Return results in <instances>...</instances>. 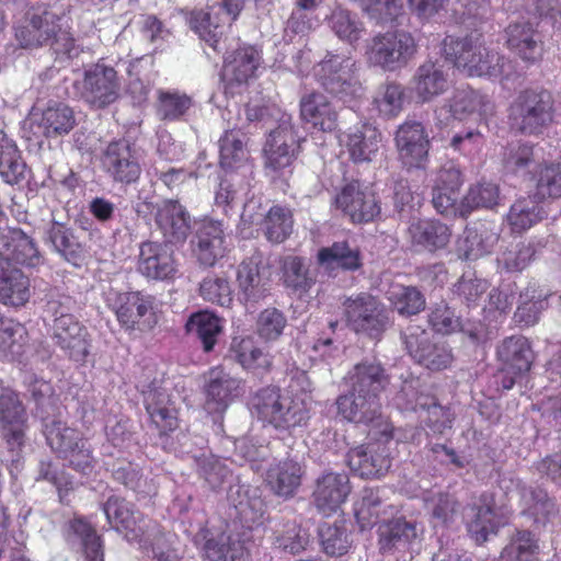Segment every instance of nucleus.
<instances>
[{"mask_svg":"<svg viewBox=\"0 0 561 561\" xmlns=\"http://www.w3.org/2000/svg\"><path fill=\"white\" fill-rule=\"evenodd\" d=\"M385 369L376 363L363 362L347 375L350 391L339 397V413L347 421L369 426L368 435L388 440L392 425L381 413L380 393L388 385Z\"/></svg>","mask_w":561,"mask_h":561,"instance_id":"f257e3e1","label":"nucleus"},{"mask_svg":"<svg viewBox=\"0 0 561 561\" xmlns=\"http://www.w3.org/2000/svg\"><path fill=\"white\" fill-rule=\"evenodd\" d=\"M444 51L454 65L469 77L510 78L511 64L481 36L445 39Z\"/></svg>","mask_w":561,"mask_h":561,"instance_id":"f03ea898","label":"nucleus"},{"mask_svg":"<svg viewBox=\"0 0 561 561\" xmlns=\"http://www.w3.org/2000/svg\"><path fill=\"white\" fill-rule=\"evenodd\" d=\"M252 408L259 417L278 431L291 432L306 426L310 408L301 396L282 393L277 388H264L252 400Z\"/></svg>","mask_w":561,"mask_h":561,"instance_id":"7ed1b4c3","label":"nucleus"},{"mask_svg":"<svg viewBox=\"0 0 561 561\" xmlns=\"http://www.w3.org/2000/svg\"><path fill=\"white\" fill-rule=\"evenodd\" d=\"M416 53V43L404 30L375 35L367 45V60L383 70L394 71L408 65Z\"/></svg>","mask_w":561,"mask_h":561,"instance_id":"20e7f679","label":"nucleus"},{"mask_svg":"<svg viewBox=\"0 0 561 561\" xmlns=\"http://www.w3.org/2000/svg\"><path fill=\"white\" fill-rule=\"evenodd\" d=\"M316 76L323 88L343 102L363 94L356 62L344 55H329L316 68Z\"/></svg>","mask_w":561,"mask_h":561,"instance_id":"39448f33","label":"nucleus"},{"mask_svg":"<svg viewBox=\"0 0 561 561\" xmlns=\"http://www.w3.org/2000/svg\"><path fill=\"white\" fill-rule=\"evenodd\" d=\"M73 306L75 301L69 296L50 299L47 304L48 312L54 317V337L73 360L80 362L89 351L85 330L70 313Z\"/></svg>","mask_w":561,"mask_h":561,"instance_id":"423d86ee","label":"nucleus"},{"mask_svg":"<svg viewBox=\"0 0 561 561\" xmlns=\"http://www.w3.org/2000/svg\"><path fill=\"white\" fill-rule=\"evenodd\" d=\"M514 127L525 134H537L552 119V96L546 90H527L511 106Z\"/></svg>","mask_w":561,"mask_h":561,"instance_id":"0eeeda50","label":"nucleus"},{"mask_svg":"<svg viewBox=\"0 0 561 561\" xmlns=\"http://www.w3.org/2000/svg\"><path fill=\"white\" fill-rule=\"evenodd\" d=\"M27 430V413L19 396L4 391L0 396V439L11 454L12 461H15L26 444Z\"/></svg>","mask_w":561,"mask_h":561,"instance_id":"6e6552de","label":"nucleus"},{"mask_svg":"<svg viewBox=\"0 0 561 561\" xmlns=\"http://www.w3.org/2000/svg\"><path fill=\"white\" fill-rule=\"evenodd\" d=\"M299 142L300 136L291 116L283 115L277 128L270 133L263 149L265 169L272 176L283 173L291 165L297 157Z\"/></svg>","mask_w":561,"mask_h":561,"instance_id":"1a4fd4ad","label":"nucleus"},{"mask_svg":"<svg viewBox=\"0 0 561 561\" xmlns=\"http://www.w3.org/2000/svg\"><path fill=\"white\" fill-rule=\"evenodd\" d=\"M343 307L347 324L357 333L378 337L388 325L385 306L370 294L351 296L344 301Z\"/></svg>","mask_w":561,"mask_h":561,"instance_id":"9d476101","label":"nucleus"},{"mask_svg":"<svg viewBox=\"0 0 561 561\" xmlns=\"http://www.w3.org/2000/svg\"><path fill=\"white\" fill-rule=\"evenodd\" d=\"M75 125L73 111L66 104L55 103L28 115L23 125V136L41 146L44 139L67 135Z\"/></svg>","mask_w":561,"mask_h":561,"instance_id":"9b49d317","label":"nucleus"},{"mask_svg":"<svg viewBox=\"0 0 561 561\" xmlns=\"http://www.w3.org/2000/svg\"><path fill=\"white\" fill-rule=\"evenodd\" d=\"M75 88L80 98L95 108L112 104L119 94L116 71L102 64L85 69L83 78L76 81Z\"/></svg>","mask_w":561,"mask_h":561,"instance_id":"f8f14e48","label":"nucleus"},{"mask_svg":"<svg viewBox=\"0 0 561 561\" xmlns=\"http://www.w3.org/2000/svg\"><path fill=\"white\" fill-rule=\"evenodd\" d=\"M493 113L494 104L489 95L472 89H460L454 93L447 105L435 111V116L440 126H446L451 117L480 122L488 119Z\"/></svg>","mask_w":561,"mask_h":561,"instance_id":"ddd939ff","label":"nucleus"},{"mask_svg":"<svg viewBox=\"0 0 561 561\" xmlns=\"http://www.w3.org/2000/svg\"><path fill=\"white\" fill-rule=\"evenodd\" d=\"M104 513L108 523L130 542H136L139 547H146L151 537H156V523L144 518L139 514L136 516L131 505L119 497H110L104 504Z\"/></svg>","mask_w":561,"mask_h":561,"instance_id":"4468645a","label":"nucleus"},{"mask_svg":"<svg viewBox=\"0 0 561 561\" xmlns=\"http://www.w3.org/2000/svg\"><path fill=\"white\" fill-rule=\"evenodd\" d=\"M244 0H221L219 7L196 11L192 14L191 25L201 39L215 50L220 49V39L226 25H230L243 9Z\"/></svg>","mask_w":561,"mask_h":561,"instance_id":"2eb2a0df","label":"nucleus"},{"mask_svg":"<svg viewBox=\"0 0 561 561\" xmlns=\"http://www.w3.org/2000/svg\"><path fill=\"white\" fill-rule=\"evenodd\" d=\"M101 167L113 182L135 183L141 174V157L127 140L110 142L101 156Z\"/></svg>","mask_w":561,"mask_h":561,"instance_id":"dca6fc26","label":"nucleus"},{"mask_svg":"<svg viewBox=\"0 0 561 561\" xmlns=\"http://www.w3.org/2000/svg\"><path fill=\"white\" fill-rule=\"evenodd\" d=\"M468 533L479 545L485 542L491 535H496L500 527L506 524V513L496 507L491 493H482L473 497L466 511Z\"/></svg>","mask_w":561,"mask_h":561,"instance_id":"f3484780","label":"nucleus"},{"mask_svg":"<svg viewBox=\"0 0 561 561\" xmlns=\"http://www.w3.org/2000/svg\"><path fill=\"white\" fill-rule=\"evenodd\" d=\"M33 28L37 30L36 38L27 41V44H50L57 55L67 58L78 56L79 48L70 33L64 28L62 18L51 10H36L31 14Z\"/></svg>","mask_w":561,"mask_h":561,"instance_id":"a211bd4d","label":"nucleus"},{"mask_svg":"<svg viewBox=\"0 0 561 561\" xmlns=\"http://www.w3.org/2000/svg\"><path fill=\"white\" fill-rule=\"evenodd\" d=\"M261 210L260 202L254 198L244 204L241 214L242 231L245 226L263 224L264 233L271 242L285 241L293 230L291 211L282 206H273L266 214Z\"/></svg>","mask_w":561,"mask_h":561,"instance_id":"6ab92c4d","label":"nucleus"},{"mask_svg":"<svg viewBox=\"0 0 561 561\" xmlns=\"http://www.w3.org/2000/svg\"><path fill=\"white\" fill-rule=\"evenodd\" d=\"M497 357L502 364L497 378L504 389H512L516 379L527 373L534 360L528 340L516 335L505 339L497 347Z\"/></svg>","mask_w":561,"mask_h":561,"instance_id":"aec40b11","label":"nucleus"},{"mask_svg":"<svg viewBox=\"0 0 561 561\" xmlns=\"http://www.w3.org/2000/svg\"><path fill=\"white\" fill-rule=\"evenodd\" d=\"M404 345L411 357L430 370H440L449 366L453 355L445 344L431 341V334L420 328L410 327L404 333Z\"/></svg>","mask_w":561,"mask_h":561,"instance_id":"412c9836","label":"nucleus"},{"mask_svg":"<svg viewBox=\"0 0 561 561\" xmlns=\"http://www.w3.org/2000/svg\"><path fill=\"white\" fill-rule=\"evenodd\" d=\"M242 381L222 366L210 368L205 376V408L210 413L224 412L241 393Z\"/></svg>","mask_w":561,"mask_h":561,"instance_id":"4be33fe9","label":"nucleus"},{"mask_svg":"<svg viewBox=\"0 0 561 561\" xmlns=\"http://www.w3.org/2000/svg\"><path fill=\"white\" fill-rule=\"evenodd\" d=\"M399 159L407 168H424L428 159L430 140L424 126L417 122H404L396 133Z\"/></svg>","mask_w":561,"mask_h":561,"instance_id":"5701e85b","label":"nucleus"},{"mask_svg":"<svg viewBox=\"0 0 561 561\" xmlns=\"http://www.w3.org/2000/svg\"><path fill=\"white\" fill-rule=\"evenodd\" d=\"M105 299L118 322L126 329L139 327L145 322L144 318L153 309V297L139 291L121 293L110 289Z\"/></svg>","mask_w":561,"mask_h":561,"instance_id":"b1692460","label":"nucleus"},{"mask_svg":"<svg viewBox=\"0 0 561 561\" xmlns=\"http://www.w3.org/2000/svg\"><path fill=\"white\" fill-rule=\"evenodd\" d=\"M334 203L336 208L357 224L368 222L380 213L375 194L357 182L345 185L336 195Z\"/></svg>","mask_w":561,"mask_h":561,"instance_id":"393cba45","label":"nucleus"},{"mask_svg":"<svg viewBox=\"0 0 561 561\" xmlns=\"http://www.w3.org/2000/svg\"><path fill=\"white\" fill-rule=\"evenodd\" d=\"M228 250L226 234L220 221L205 219L199 224L192 240V251L205 266H214Z\"/></svg>","mask_w":561,"mask_h":561,"instance_id":"a878e982","label":"nucleus"},{"mask_svg":"<svg viewBox=\"0 0 561 561\" xmlns=\"http://www.w3.org/2000/svg\"><path fill=\"white\" fill-rule=\"evenodd\" d=\"M351 490L347 474L325 472L316 480L312 493L313 504L321 514L329 516L346 502Z\"/></svg>","mask_w":561,"mask_h":561,"instance_id":"bb28decb","label":"nucleus"},{"mask_svg":"<svg viewBox=\"0 0 561 561\" xmlns=\"http://www.w3.org/2000/svg\"><path fill=\"white\" fill-rule=\"evenodd\" d=\"M138 268L142 275L151 279H169L176 274L173 252L165 243L154 241L141 243Z\"/></svg>","mask_w":561,"mask_h":561,"instance_id":"cd10ccee","label":"nucleus"},{"mask_svg":"<svg viewBox=\"0 0 561 561\" xmlns=\"http://www.w3.org/2000/svg\"><path fill=\"white\" fill-rule=\"evenodd\" d=\"M156 222L165 242L182 244L191 232V217L176 201L162 202L156 214Z\"/></svg>","mask_w":561,"mask_h":561,"instance_id":"c85d7f7f","label":"nucleus"},{"mask_svg":"<svg viewBox=\"0 0 561 561\" xmlns=\"http://www.w3.org/2000/svg\"><path fill=\"white\" fill-rule=\"evenodd\" d=\"M347 465L362 478H378L388 471L391 460L385 446L371 443L351 449Z\"/></svg>","mask_w":561,"mask_h":561,"instance_id":"c756f323","label":"nucleus"},{"mask_svg":"<svg viewBox=\"0 0 561 561\" xmlns=\"http://www.w3.org/2000/svg\"><path fill=\"white\" fill-rule=\"evenodd\" d=\"M340 142L354 162H370L381 148V133L369 124H362L344 133Z\"/></svg>","mask_w":561,"mask_h":561,"instance_id":"7c9ffc66","label":"nucleus"},{"mask_svg":"<svg viewBox=\"0 0 561 561\" xmlns=\"http://www.w3.org/2000/svg\"><path fill=\"white\" fill-rule=\"evenodd\" d=\"M146 410L152 423L162 432L173 431L178 426L176 402L167 386L154 383L142 390Z\"/></svg>","mask_w":561,"mask_h":561,"instance_id":"2f4dec72","label":"nucleus"},{"mask_svg":"<svg viewBox=\"0 0 561 561\" xmlns=\"http://www.w3.org/2000/svg\"><path fill=\"white\" fill-rule=\"evenodd\" d=\"M65 538L71 549L82 554L84 561H104L101 537L87 520L71 519L65 529Z\"/></svg>","mask_w":561,"mask_h":561,"instance_id":"473e14b6","label":"nucleus"},{"mask_svg":"<svg viewBox=\"0 0 561 561\" xmlns=\"http://www.w3.org/2000/svg\"><path fill=\"white\" fill-rule=\"evenodd\" d=\"M449 83L440 66L426 61L417 67L410 90L421 103H427L448 90Z\"/></svg>","mask_w":561,"mask_h":561,"instance_id":"72a5a7b5","label":"nucleus"},{"mask_svg":"<svg viewBox=\"0 0 561 561\" xmlns=\"http://www.w3.org/2000/svg\"><path fill=\"white\" fill-rule=\"evenodd\" d=\"M462 176L459 169L454 165L444 167L436 179L433 192V205L442 215H455L461 199L459 188Z\"/></svg>","mask_w":561,"mask_h":561,"instance_id":"f704fd0d","label":"nucleus"},{"mask_svg":"<svg viewBox=\"0 0 561 561\" xmlns=\"http://www.w3.org/2000/svg\"><path fill=\"white\" fill-rule=\"evenodd\" d=\"M0 252L8 257L9 262L13 261L21 265L36 266L42 262V256L33 239L18 228L2 233Z\"/></svg>","mask_w":561,"mask_h":561,"instance_id":"c9c22d12","label":"nucleus"},{"mask_svg":"<svg viewBox=\"0 0 561 561\" xmlns=\"http://www.w3.org/2000/svg\"><path fill=\"white\" fill-rule=\"evenodd\" d=\"M228 499L247 527L252 528L262 523L265 504L257 488L243 484L230 486Z\"/></svg>","mask_w":561,"mask_h":561,"instance_id":"e433bc0d","label":"nucleus"},{"mask_svg":"<svg viewBox=\"0 0 561 561\" xmlns=\"http://www.w3.org/2000/svg\"><path fill=\"white\" fill-rule=\"evenodd\" d=\"M262 263V255L256 253L238 267L237 282L245 301H256L264 297L267 290V276Z\"/></svg>","mask_w":561,"mask_h":561,"instance_id":"4c0bfd02","label":"nucleus"},{"mask_svg":"<svg viewBox=\"0 0 561 561\" xmlns=\"http://www.w3.org/2000/svg\"><path fill=\"white\" fill-rule=\"evenodd\" d=\"M300 115L304 121L324 133H331L337 126V113L321 93H311L301 99Z\"/></svg>","mask_w":561,"mask_h":561,"instance_id":"58836bf2","label":"nucleus"},{"mask_svg":"<svg viewBox=\"0 0 561 561\" xmlns=\"http://www.w3.org/2000/svg\"><path fill=\"white\" fill-rule=\"evenodd\" d=\"M507 45L518 57L534 64L542 56V43L539 34L529 23H514L507 27Z\"/></svg>","mask_w":561,"mask_h":561,"instance_id":"ea45409f","label":"nucleus"},{"mask_svg":"<svg viewBox=\"0 0 561 561\" xmlns=\"http://www.w3.org/2000/svg\"><path fill=\"white\" fill-rule=\"evenodd\" d=\"M355 517L362 530L385 522L397 512L396 507L386 504L378 490L365 489L355 503Z\"/></svg>","mask_w":561,"mask_h":561,"instance_id":"a19ab883","label":"nucleus"},{"mask_svg":"<svg viewBox=\"0 0 561 561\" xmlns=\"http://www.w3.org/2000/svg\"><path fill=\"white\" fill-rule=\"evenodd\" d=\"M317 259L319 265L329 272L356 271L362 266L359 249L347 241H337L320 249Z\"/></svg>","mask_w":561,"mask_h":561,"instance_id":"79ce46f5","label":"nucleus"},{"mask_svg":"<svg viewBox=\"0 0 561 561\" xmlns=\"http://www.w3.org/2000/svg\"><path fill=\"white\" fill-rule=\"evenodd\" d=\"M230 353L232 358L243 369L261 375L270 370L272 356L268 352L257 346L252 337H234L231 343Z\"/></svg>","mask_w":561,"mask_h":561,"instance_id":"37998d69","label":"nucleus"},{"mask_svg":"<svg viewBox=\"0 0 561 561\" xmlns=\"http://www.w3.org/2000/svg\"><path fill=\"white\" fill-rule=\"evenodd\" d=\"M27 167L15 141L0 129V176L9 185L25 180Z\"/></svg>","mask_w":561,"mask_h":561,"instance_id":"c03bdc74","label":"nucleus"},{"mask_svg":"<svg viewBox=\"0 0 561 561\" xmlns=\"http://www.w3.org/2000/svg\"><path fill=\"white\" fill-rule=\"evenodd\" d=\"M304 470L298 461L286 459L273 465L266 476L271 489L279 496H290L299 488Z\"/></svg>","mask_w":561,"mask_h":561,"instance_id":"a18cd8bd","label":"nucleus"},{"mask_svg":"<svg viewBox=\"0 0 561 561\" xmlns=\"http://www.w3.org/2000/svg\"><path fill=\"white\" fill-rule=\"evenodd\" d=\"M412 243L427 251H435L447 245L450 239L448 226L436 220H419L409 228Z\"/></svg>","mask_w":561,"mask_h":561,"instance_id":"49530a36","label":"nucleus"},{"mask_svg":"<svg viewBox=\"0 0 561 561\" xmlns=\"http://www.w3.org/2000/svg\"><path fill=\"white\" fill-rule=\"evenodd\" d=\"M417 537L416 526L405 519H394L379 527V548L382 553L402 551Z\"/></svg>","mask_w":561,"mask_h":561,"instance_id":"de8ad7c7","label":"nucleus"},{"mask_svg":"<svg viewBox=\"0 0 561 561\" xmlns=\"http://www.w3.org/2000/svg\"><path fill=\"white\" fill-rule=\"evenodd\" d=\"M513 496L523 502L524 511L531 515L536 523L545 524L558 512L554 501L543 490H535L517 482Z\"/></svg>","mask_w":561,"mask_h":561,"instance_id":"09e8293b","label":"nucleus"},{"mask_svg":"<svg viewBox=\"0 0 561 561\" xmlns=\"http://www.w3.org/2000/svg\"><path fill=\"white\" fill-rule=\"evenodd\" d=\"M261 65V55L254 47L238 49L231 58H227L224 76L238 83L248 82L255 76Z\"/></svg>","mask_w":561,"mask_h":561,"instance_id":"8fccbe9b","label":"nucleus"},{"mask_svg":"<svg viewBox=\"0 0 561 561\" xmlns=\"http://www.w3.org/2000/svg\"><path fill=\"white\" fill-rule=\"evenodd\" d=\"M241 127L236 126L226 130L219 139L220 164L225 169H238L248 161L245 135L241 131Z\"/></svg>","mask_w":561,"mask_h":561,"instance_id":"3c124183","label":"nucleus"},{"mask_svg":"<svg viewBox=\"0 0 561 561\" xmlns=\"http://www.w3.org/2000/svg\"><path fill=\"white\" fill-rule=\"evenodd\" d=\"M27 332L18 321L0 314V356L16 359L25 353Z\"/></svg>","mask_w":561,"mask_h":561,"instance_id":"603ef678","label":"nucleus"},{"mask_svg":"<svg viewBox=\"0 0 561 561\" xmlns=\"http://www.w3.org/2000/svg\"><path fill=\"white\" fill-rule=\"evenodd\" d=\"M30 279L14 265L0 282V304L21 307L30 300Z\"/></svg>","mask_w":561,"mask_h":561,"instance_id":"864d4df0","label":"nucleus"},{"mask_svg":"<svg viewBox=\"0 0 561 561\" xmlns=\"http://www.w3.org/2000/svg\"><path fill=\"white\" fill-rule=\"evenodd\" d=\"M186 330L198 336L205 352H210L222 332V320L207 310L198 311L188 318Z\"/></svg>","mask_w":561,"mask_h":561,"instance_id":"5fc2aeb1","label":"nucleus"},{"mask_svg":"<svg viewBox=\"0 0 561 561\" xmlns=\"http://www.w3.org/2000/svg\"><path fill=\"white\" fill-rule=\"evenodd\" d=\"M546 213L530 196L516 201L507 214V222L513 232L520 233L541 221Z\"/></svg>","mask_w":561,"mask_h":561,"instance_id":"6e6d98bb","label":"nucleus"},{"mask_svg":"<svg viewBox=\"0 0 561 561\" xmlns=\"http://www.w3.org/2000/svg\"><path fill=\"white\" fill-rule=\"evenodd\" d=\"M500 198L499 186L491 182L478 183L471 186L467 195L460 201L455 215L468 216L477 208H492Z\"/></svg>","mask_w":561,"mask_h":561,"instance_id":"4d7b16f0","label":"nucleus"},{"mask_svg":"<svg viewBox=\"0 0 561 561\" xmlns=\"http://www.w3.org/2000/svg\"><path fill=\"white\" fill-rule=\"evenodd\" d=\"M45 436L48 445L60 456L71 453L81 443H85L82 435L66 423L54 420L45 425Z\"/></svg>","mask_w":561,"mask_h":561,"instance_id":"13d9d810","label":"nucleus"},{"mask_svg":"<svg viewBox=\"0 0 561 561\" xmlns=\"http://www.w3.org/2000/svg\"><path fill=\"white\" fill-rule=\"evenodd\" d=\"M205 554L209 561H248L243 542L224 534L218 539L207 540Z\"/></svg>","mask_w":561,"mask_h":561,"instance_id":"bf43d9fd","label":"nucleus"},{"mask_svg":"<svg viewBox=\"0 0 561 561\" xmlns=\"http://www.w3.org/2000/svg\"><path fill=\"white\" fill-rule=\"evenodd\" d=\"M388 295L392 307L401 316H413L425 308V298L415 287L393 285Z\"/></svg>","mask_w":561,"mask_h":561,"instance_id":"052dcab7","label":"nucleus"},{"mask_svg":"<svg viewBox=\"0 0 561 561\" xmlns=\"http://www.w3.org/2000/svg\"><path fill=\"white\" fill-rule=\"evenodd\" d=\"M309 535L296 522L279 524L274 531V545L278 549L296 554L306 549Z\"/></svg>","mask_w":561,"mask_h":561,"instance_id":"680f3d73","label":"nucleus"},{"mask_svg":"<svg viewBox=\"0 0 561 561\" xmlns=\"http://www.w3.org/2000/svg\"><path fill=\"white\" fill-rule=\"evenodd\" d=\"M538 543L526 530L517 531L503 548L501 561H533L538 553Z\"/></svg>","mask_w":561,"mask_h":561,"instance_id":"e2e57ef3","label":"nucleus"},{"mask_svg":"<svg viewBox=\"0 0 561 561\" xmlns=\"http://www.w3.org/2000/svg\"><path fill=\"white\" fill-rule=\"evenodd\" d=\"M44 241L60 253L67 261H73L80 252L79 244L68 233L65 227L55 220H50L44 230Z\"/></svg>","mask_w":561,"mask_h":561,"instance_id":"0e129e2a","label":"nucleus"},{"mask_svg":"<svg viewBox=\"0 0 561 561\" xmlns=\"http://www.w3.org/2000/svg\"><path fill=\"white\" fill-rule=\"evenodd\" d=\"M321 545L325 553L342 556L351 547L347 529L344 523H323L319 528Z\"/></svg>","mask_w":561,"mask_h":561,"instance_id":"69168bd1","label":"nucleus"},{"mask_svg":"<svg viewBox=\"0 0 561 561\" xmlns=\"http://www.w3.org/2000/svg\"><path fill=\"white\" fill-rule=\"evenodd\" d=\"M404 89L398 83H388L377 91L374 103L379 114L385 117H396L403 108Z\"/></svg>","mask_w":561,"mask_h":561,"instance_id":"338daca9","label":"nucleus"},{"mask_svg":"<svg viewBox=\"0 0 561 561\" xmlns=\"http://www.w3.org/2000/svg\"><path fill=\"white\" fill-rule=\"evenodd\" d=\"M330 27L335 35L348 43L359 39L364 31L363 24L350 11L336 8L329 20Z\"/></svg>","mask_w":561,"mask_h":561,"instance_id":"774afa93","label":"nucleus"}]
</instances>
